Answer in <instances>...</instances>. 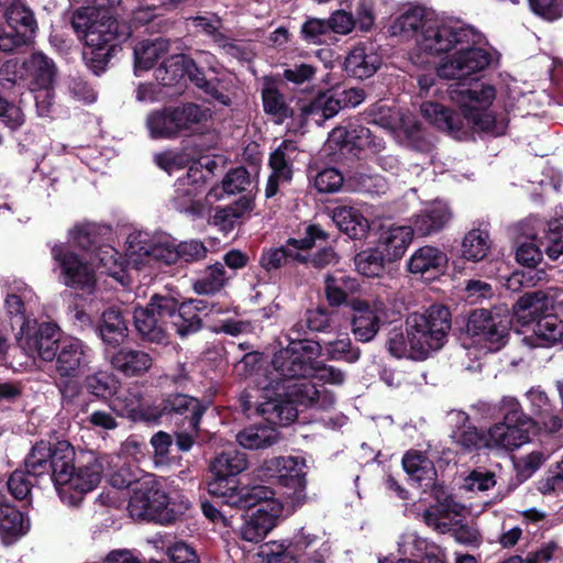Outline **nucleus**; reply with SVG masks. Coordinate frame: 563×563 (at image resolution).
Here are the masks:
<instances>
[{"mask_svg":"<svg viewBox=\"0 0 563 563\" xmlns=\"http://www.w3.org/2000/svg\"><path fill=\"white\" fill-rule=\"evenodd\" d=\"M322 346L312 340H295L275 353L268 375V384L263 386V413L280 424L297 418L295 405L317 406L327 409L334 404L333 395L319 390L308 380L309 377L333 385H341L345 374L334 366L318 361Z\"/></svg>","mask_w":563,"mask_h":563,"instance_id":"f257e3e1","label":"nucleus"},{"mask_svg":"<svg viewBox=\"0 0 563 563\" xmlns=\"http://www.w3.org/2000/svg\"><path fill=\"white\" fill-rule=\"evenodd\" d=\"M495 96V88L490 85L476 82L471 88H466L459 84L450 89V98L462 110L463 119L433 101L423 102L420 111L432 125L455 137H460V133H463L466 128L498 136L506 132L508 123L504 117L496 118L488 111Z\"/></svg>","mask_w":563,"mask_h":563,"instance_id":"f03ea898","label":"nucleus"},{"mask_svg":"<svg viewBox=\"0 0 563 563\" xmlns=\"http://www.w3.org/2000/svg\"><path fill=\"white\" fill-rule=\"evenodd\" d=\"M478 37L473 29L441 21L431 12L424 29L418 34L417 45L421 51L434 55L461 45L460 51L438 67L440 77L461 80L483 70L490 62L485 49L471 46Z\"/></svg>","mask_w":563,"mask_h":563,"instance_id":"7ed1b4c3","label":"nucleus"},{"mask_svg":"<svg viewBox=\"0 0 563 563\" xmlns=\"http://www.w3.org/2000/svg\"><path fill=\"white\" fill-rule=\"evenodd\" d=\"M451 329V313L444 306L434 305L422 313L407 318L406 334L389 333L387 346L395 357L421 361L439 351L445 343Z\"/></svg>","mask_w":563,"mask_h":563,"instance_id":"20e7f679","label":"nucleus"},{"mask_svg":"<svg viewBox=\"0 0 563 563\" xmlns=\"http://www.w3.org/2000/svg\"><path fill=\"white\" fill-rule=\"evenodd\" d=\"M71 26L85 42L84 58L92 70L98 74L103 70L115 48L114 42L126 41L132 30L129 25L120 24L111 15L93 18L89 10H77L71 18Z\"/></svg>","mask_w":563,"mask_h":563,"instance_id":"39448f33","label":"nucleus"},{"mask_svg":"<svg viewBox=\"0 0 563 563\" xmlns=\"http://www.w3.org/2000/svg\"><path fill=\"white\" fill-rule=\"evenodd\" d=\"M53 260L60 268L63 283L71 288L91 292L96 285L95 266L104 268V272L119 279L121 263L119 253L110 245H101L92 251L89 258L70 251L65 244H55L52 247Z\"/></svg>","mask_w":563,"mask_h":563,"instance_id":"423d86ee","label":"nucleus"},{"mask_svg":"<svg viewBox=\"0 0 563 563\" xmlns=\"http://www.w3.org/2000/svg\"><path fill=\"white\" fill-rule=\"evenodd\" d=\"M57 454L55 489L63 503L78 506L85 495L99 485L107 459L90 456L85 464L75 467L71 445H62Z\"/></svg>","mask_w":563,"mask_h":563,"instance_id":"0eeeda50","label":"nucleus"},{"mask_svg":"<svg viewBox=\"0 0 563 563\" xmlns=\"http://www.w3.org/2000/svg\"><path fill=\"white\" fill-rule=\"evenodd\" d=\"M369 123L391 133L401 144L418 152H428L432 143L424 137L420 124L402 109L375 103L367 110Z\"/></svg>","mask_w":563,"mask_h":563,"instance_id":"6e6552de","label":"nucleus"},{"mask_svg":"<svg viewBox=\"0 0 563 563\" xmlns=\"http://www.w3.org/2000/svg\"><path fill=\"white\" fill-rule=\"evenodd\" d=\"M504 421L493 426L488 432V448L514 450L529 442L533 421L527 417L514 397L501 400Z\"/></svg>","mask_w":563,"mask_h":563,"instance_id":"1a4fd4ad","label":"nucleus"},{"mask_svg":"<svg viewBox=\"0 0 563 563\" xmlns=\"http://www.w3.org/2000/svg\"><path fill=\"white\" fill-rule=\"evenodd\" d=\"M128 510L132 518L169 522L176 512L169 498L152 474H144L132 488Z\"/></svg>","mask_w":563,"mask_h":563,"instance_id":"9d476101","label":"nucleus"},{"mask_svg":"<svg viewBox=\"0 0 563 563\" xmlns=\"http://www.w3.org/2000/svg\"><path fill=\"white\" fill-rule=\"evenodd\" d=\"M268 563H325L330 547L320 537L301 529L291 539L266 544Z\"/></svg>","mask_w":563,"mask_h":563,"instance_id":"9b49d317","label":"nucleus"},{"mask_svg":"<svg viewBox=\"0 0 563 563\" xmlns=\"http://www.w3.org/2000/svg\"><path fill=\"white\" fill-rule=\"evenodd\" d=\"M179 260L175 240L169 235L150 236L144 232L128 238L126 261L136 269L156 263L174 264Z\"/></svg>","mask_w":563,"mask_h":563,"instance_id":"f8f14e48","label":"nucleus"},{"mask_svg":"<svg viewBox=\"0 0 563 563\" xmlns=\"http://www.w3.org/2000/svg\"><path fill=\"white\" fill-rule=\"evenodd\" d=\"M511 320L508 313L475 310L468 318L467 333L472 342L488 352L500 350L507 342Z\"/></svg>","mask_w":563,"mask_h":563,"instance_id":"ddd939ff","label":"nucleus"},{"mask_svg":"<svg viewBox=\"0 0 563 563\" xmlns=\"http://www.w3.org/2000/svg\"><path fill=\"white\" fill-rule=\"evenodd\" d=\"M174 298L155 295L145 308L134 310V325L143 340L163 344L168 341V316Z\"/></svg>","mask_w":563,"mask_h":563,"instance_id":"4468645a","label":"nucleus"},{"mask_svg":"<svg viewBox=\"0 0 563 563\" xmlns=\"http://www.w3.org/2000/svg\"><path fill=\"white\" fill-rule=\"evenodd\" d=\"M55 378L57 387L65 394L70 379L80 376L91 363V350L81 340L64 338L55 356Z\"/></svg>","mask_w":563,"mask_h":563,"instance_id":"2eb2a0df","label":"nucleus"},{"mask_svg":"<svg viewBox=\"0 0 563 563\" xmlns=\"http://www.w3.org/2000/svg\"><path fill=\"white\" fill-rule=\"evenodd\" d=\"M328 234L317 224H311L306 229V236L302 239H288L285 246L271 247L264 250L260 257V265L266 271L272 272L285 266L294 261L306 264L308 256L301 251L310 250L318 240H327Z\"/></svg>","mask_w":563,"mask_h":563,"instance_id":"dca6fc26","label":"nucleus"},{"mask_svg":"<svg viewBox=\"0 0 563 563\" xmlns=\"http://www.w3.org/2000/svg\"><path fill=\"white\" fill-rule=\"evenodd\" d=\"M210 495L222 498L229 506L236 508H252L258 500L271 496V488L263 485L239 486V481L229 475L212 474L208 482Z\"/></svg>","mask_w":563,"mask_h":563,"instance_id":"f3484780","label":"nucleus"},{"mask_svg":"<svg viewBox=\"0 0 563 563\" xmlns=\"http://www.w3.org/2000/svg\"><path fill=\"white\" fill-rule=\"evenodd\" d=\"M63 339L56 324L45 322L35 330H31L29 324H23L18 336V343L31 358L34 360L37 356L42 361L52 362Z\"/></svg>","mask_w":563,"mask_h":563,"instance_id":"a211bd4d","label":"nucleus"},{"mask_svg":"<svg viewBox=\"0 0 563 563\" xmlns=\"http://www.w3.org/2000/svg\"><path fill=\"white\" fill-rule=\"evenodd\" d=\"M254 507L256 510L245 517L240 534L243 540L257 543L277 525L284 511V504L275 498L271 489V496L258 500Z\"/></svg>","mask_w":563,"mask_h":563,"instance_id":"6ab92c4d","label":"nucleus"},{"mask_svg":"<svg viewBox=\"0 0 563 563\" xmlns=\"http://www.w3.org/2000/svg\"><path fill=\"white\" fill-rule=\"evenodd\" d=\"M350 306L353 335L362 343L371 342L387 317L385 302L382 299H354Z\"/></svg>","mask_w":563,"mask_h":563,"instance_id":"aec40b11","label":"nucleus"},{"mask_svg":"<svg viewBox=\"0 0 563 563\" xmlns=\"http://www.w3.org/2000/svg\"><path fill=\"white\" fill-rule=\"evenodd\" d=\"M264 468L285 487L294 489L291 499L300 503L305 498L306 460L301 456H276L264 462Z\"/></svg>","mask_w":563,"mask_h":563,"instance_id":"412c9836","label":"nucleus"},{"mask_svg":"<svg viewBox=\"0 0 563 563\" xmlns=\"http://www.w3.org/2000/svg\"><path fill=\"white\" fill-rule=\"evenodd\" d=\"M300 152L294 141L285 140L271 154L269 167L272 174L267 180L265 196L271 198L278 191L280 183H287L292 177L294 163L297 161Z\"/></svg>","mask_w":563,"mask_h":563,"instance_id":"4be33fe9","label":"nucleus"},{"mask_svg":"<svg viewBox=\"0 0 563 563\" xmlns=\"http://www.w3.org/2000/svg\"><path fill=\"white\" fill-rule=\"evenodd\" d=\"M62 445H70L66 441L57 442L52 446L48 442L41 441L36 443L25 460V468L29 475L37 477L44 474L51 475L56 484L57 453Z\"/></svg>","mask_w":563,"mask_h":563,"instance_id":"5701e85b","label":"nucleus"},{"mask_svg":"<svg viewBox=\"0 0 563 563\" xmlns=\"http://www.w3.org/2000/svg\"><path fill=\"white\" fill-rule=\"evenodd\" d=\"M451 208L443 201H433L412 218V229L418 236H429L443 230L452 220Z\"/></svg>","mask_w":563,"mask_h":563,"instance_id":"b1692460","label":"nucleus"},{"mask_svg":"<svg viewBox=\"0 0 563 563\" xmlns=\"http://www.w3.org/2000/svg\"><path fill=\"white\" fill-rule=\"evenodd\" d=\"M188 184L189 183H186L183 178L177 179L175 184L176 188L173 205L180 212L194 217H202L209 210L210 205L220 200L222 197V192L219 188H212L208 191L205 203L196 199L198 195L191 191Z\"/></svg>","mask_w":563,"mask_h":563,"instance_id":"393cba45","label":"nucleus"},{"mask_svg":"<svg viewBox=\"0 0 563 563\" xmlns=\"http://www.w3.org/2000/svg\"><path fill=\"white\" fill-rule=\"evenodd\" d=\"M186 75L199 88L223 106L231 103L230 91L233 87L231 76H223L216 80L206 79L202 71L197 67L194 59L186 56Z\"/></svg>","mask_w":563,"mask_h":563,"instance_id":"a878e982","label":"nucleus"},{"mask_svg":"<svg viewBox=\"0 0 563 563\" xmlns=\"http://www.w3.org/2000/svg\"><path fill=\"white\" fill-rule=\"evenodd\" d=\"M411 225L390 227L383 231L377 247L383 252L387 262H395L404 256L412 242Z\"/></svg>","mask_w":563,"mask_h":563,"instance_id":"bb28decb","label":"nucleus"},{"mask_svg":"<svg viewBox=\"0 0 563 563\" xmlns=\"http://www.w3.org/2000/svg\"><path fill=\"white\" fill-rule=\"evenodd\" d=\"M206 407L197 398L189 397L183 394L169 395L163 399L159 407L153 408V413H158V418L165 413L176 412L185 413L191 412L189 419V427L194 432L198 431L201 417Z\"/></svg>","mask_w":563,"mask_h":563,"instance_id":"cd10ccee","label":"nucleus"},{"mask_svg":"<svg viewBox=\"0 0 563 563\" xmlns=\"http://www.w3.org/2000/svg\"><path fill=\"white\" fill-rule=\"evenodd\" d=\"M110 363L123 375L135 377L148 372L153 365V357L144 351L123 347L110 357Z\"/></svg>","mask_w":563,"mask_h":563,"instance_id":"c85d7f7f","label":"nucleus"},{"mask_svg":"<svg viewBox=\"0 0 563 563\" xmlns=\"http://www.w3.org/2000/svg\"><path fill=\"white\" fill-rule=\"evenodd\" d=\"M380 66V58L372 47L357 45L345 57V71L355 78L365 79L373 76Z\"/></svg>","mask_w":563,"mask_h":563,"instance_id":"c756f323","label":"nucleus"},{"mask_svg":"<svg viewBox=\"0 0 563 563\" xmlns=\"http://www.w3.org/2000/svg\"><path fill=\"white\" fill-rule=\"evenodd\" d=\"M450 423L455 424L452 439L466 451L488 448L487 434H482L476 428L468 426V417L463 411H452L449 415Z\"/></svg>","mask_w":563,"mask_h":563,"instance_id":"7c9ffc66","label":"nucleus"},{"mask_svg":"<svg viewBox=\"0 0 563 563\" xmlns=\"http://www.w3.org/2000/svg\"><path fill=\"white\" fill-rule=\"evenodd\" d=\"M449 258L446 254L440 249L431 245H426L410 256L408 261V269L416 275H423L426 273H439L448 265Z\"/></svg>","mask_w":563,"mask_h":563,"instance_id":"2f4dec72","label":"nucleus"},{"mask_svg":"<svg viewBox=\"0 0 563 563\" xmlns=\"http://www.w3.org/2000/svg\"><path fill=\"white\" fill-rule=\"evenodd\" d=\"M112 409L119 416L133 421H154L158 419V413H153V408L144 407L141 394L137 390L130 389L115 397L112 401Z\"/></svg>","mask_w":563,"mask_h":563,"instance_id":"473e14b6","label":"nucleus"},{"mask_svg":"<svg viewBox=\"0 0 563 563\" xmlns=\"http://www.w3.org/2000/svg\"><path fill=\"white\" fill-rule=\"evenodd\" d=\"M431 12L420 8H410L401 13L389 26V33L393 36L402 38H415L417 42L418 34L424 29L427 19Z\"/></svg>","mask_w":563,"mask_h":563,"instance_id":"72a5a7b5","label":"nucleus"},{"mask_svg":"<svg viewBox=\"0 0 563 563\" xmlns=\"http://www.w3.org/2000/svg\"><path fill=\"white\" fill-rule=\"evenodd\" d=\"M5 18L9 27L20 33L18 42H30L36 30V21L22 0L8 4Z\"/></svg>","mask_w":563,"mask_h":563,"instance_id":"f704fd0d","label":"nucleus"},{"mask_svg":"<svg viewBox=\"0 0 563 563\" xmlns=\"http://www.w3.org/2000/svg\"><path fill=\"white\" fill-rule=\"evenodd\" d=\"M555 300V290H536L521 296L515 305V310L519 318H536L539 314L552 309Z\"/></svg>","mask_w":563,"mask_h":563,"instance_id":"c9c22d12","label":"nucleus"},{"mask_svg":"<svg viewBox=\"0 0 563 563\" xmlns=\"http://www.w3.org/2000/svg\"><path fill=\"white\" fill-rule=\"evenodd\" d=\"M402 467L408 476L426 487L433 484L435 468L431 460L419 451H409L402 457Z\"/></svg>","mask_w":563,"mask_h":563,"instance_id":"e433bc0d","label":"nucleus"},{"mask_svg":"<svg viewBox=\"0 0 563 563\" xmlns=\"http://www.w3.org/2000/svg\"><path fill=\"white\" fill-rule=\"evenodd\" d=\"M332 220L351 239L364 238L369 229L367 219L353 207L335 208L332 213Z\"/></svg>","mask_w":563,"mask_h":563,"instance_id":"4c0bfd02","label":"nucleus"},{"mask_svg":"<svg viewBox=\"0 0 563 563\" xmlns=\"http://www.w3.org/2000/svg\"><path fill=\"white\" fill-rule=\"evenodd\" d=\"M98 330L101 340L112 346L120 345L128 336L126 322L115 308H109L102 313Z\"/></svg>","mask_w":563,"mask_h":563,"instance_id":"58836bf2","label":"nucleus"},{"mask_svg":"<svg viewBox=\"0 0 563 563\" xmlns=\"http://www.w3.org/2000/svg\"><path fill=\"white\" fill-rule=\"evenodd\" d=\"M198 308L192 301L185 302L178 307L177 301L174 299L173 311L168 316V324H172L176 333L185 338L196 333L201 328V319L197 313Z\"/></svg>","mask_w":563,"mask_h":563,"instance_id":"ea45409f","label":"nucleus"},{"mask_svg":"<svg viewBox=\"0 0 563 563\" xmlns=\"http://www.w3.org/2000/svg\"><path fill=\"white\" fill-rule=\"evenodd\" d=\"M263 108L266 114L280 124L294 115V111L276 85L267 80L262 89Z\"/></svg>","mask_w":563,"mask_h":563,"instance_id":"a19ab883","label":"nucleus"},{"mask_svg":"<svg viewBox=\"0 0 563 563\" xmlns=\"http://www.w3.org/2000/svg\"><path fill=\"white\" fill-rule=\"evenodd\" d=\"M342 103L338 92L327 91L318 95L312 101L301 107V113L306 119H313L317 123L334 117Z\"/></svg>","mask_w":563,"mask_h":563,"instance_id":"79ce46f5","label":"nucleus"},{"mask_svg":"<svg viewBox=\"0 0 563 563\" xmlns=\"http://www.w3.org/2000/svg\"><path fill=\"white\" fill-rule=\"evenodd\" d=\"M176 115L179 133L184 131L194 132L206 125L211 119L212 111L208 107L188 102L178 107H173Z\"/></svg>","mask_w":563,"mask_h":563,"instance_id":"37998d69","label":"nucleus"},{"mask_svg":"<svg viewBox=\"0 0 563 563\" xmlns=\"http://www.w3.org/2000/svg\"><path fill=\"white\" fill-rule=\"evenodd\" d=\"M168 44L167 40L161 37L137 43L134 47L135 74L151 69L155 62L167 53Z\"/></svg>","mask_w":563,"mask_h":563,"instance_id":"c03bdc74","label":"nucleus"},{"mask_svg":"<svg viewBox=\"0 0 563 563\" xmlns=\"http://www.w3.org/2000/svg\"><path fill=\"white\" fill-rule=\"evenodd\" d=\"M490 246L489 233L486 230L473 229L462 240L461 254L464 260L477 263L487 256Z\"/></svg>","mask_w":563,"mask_h":563,"instance_id":"a18cd8bd","label":"nucleus"},{"mask_svg":"<svg viewBox=\"0 0 563 563\" xmlns=\"http://www.w3.org/2000/svg\"><path fill=\"white\" fill-rule=\"evenodd\" d=\"M31 78V88L53 86L56 75L54 63L41 53H34L24 63Z\"/></svg>","mask_w":563,"mask_h":563,"instance_id":"49530a36","label":"nucleus"},{"mask_svg":"<svg viewBox=\"0 0 563 563\" xmlns=\"http://www.w3.org/2000/svg\"><path fill=\"white\" fill-rule=\"evenodd\" d=\"M152 139H174L179 135L174 108L154 111L146 119Z\"/></svg>","mask_w":563,"mask_h":563,"instance_id":"de8ad7c7","label":"nucleus"},{"mask_svg":"<svg viewBox=\"0 0 563 563\" xmlns=\"http://www.w3.org/2000/svg\"><path fill=\"white\" fill-rule=\"evenodd\" d=\"M27 525L22 512L10 505L0 504V537L11 543L26 533Z\"/></svg>","mask_w":563,"mask_h":563,"instance_id":"09e8293b","label":"nucleus"},{"mask_svg":"<svg viewBox=\"0 0 563 563\" xmlns=\"http://www.w3.org/2000/svg\"><path fill=\"white\" fill-rule=\"evenodd\" d=\"M279 439L276 429L268 426H253L236 435V440L245 449L257 450L273 445Z\"/></svg>","mask_w":563,"mask_h":563,"instance_id":"8fccbe9b","label":"nucleus"},{"mask_svg":"<svg viewBox=\"0 0 563 563\" xmlns=\"http://www.w3.org/2000/svg\"><path fill=\"white\" fill-rule=\"evenodd\" d=\"M247 467L246 455L235 449L221 452L210 464L211 474H221L236 477Z\"/></svg>","mask_w":563,"mask_h":563,"instance_id":"3c124183","label":"nucleus"},{"mask_svg":"<svg viewBox=\"0 0 563 563\" xmlns=\"http://www.w3.org/2000/svg\"><path fill=\"white\" fill-rule=\"evenodd\" d=\"M154 75L155 79L163 86L176 85L186 76V55L176 54L165 59L155 69Z\"/></svg>","mask_w":563,"mask_h":563,"instance_id":"603ef678","label":"nucleus"},{"mask_svg":"<svg viewBox=\"0 0 563 563\" xmlns=\"http://www.w3.org/2000/svg\"><path fill=\"white\" fill-rule=\"evenodd\" d=\"M533 332L541 344L553 345L563 338V321L556 314H545L539 318Z\"/></svg>","mask_w":563,"mask_h":563,"instance_id":"864d4df0","label":"nucleus"},{"mask_svg":"<svg viewBox=\"0 0 563 563\" xmlns=\"http://www.w3.org/2000/svg\"><path fill=\"white\" fill-rule=\"evenodd\" d=\"M386 262L387 258L378 247L362 251L355 256L357 272L366 277L379 276Z\"/></svg>","mask_w":563,"mask_h":563,"instance_id":"5fc2aeb1","label":"nucleus"},{"mask_svg":"<svg viewBox=\"0 0 563 563\" xmlns=\"http://www.w3.org/2000/svg\"><path fill=\"white\" fill-rule=\"evenodd\" d=\"M119 384L118 378L113 374L103 371L88 375L85 379L87 390L101 398L114 395L119 389Z\"/></svg>","mask_w":563,"mask_h":563,"instance_id":"6e6d98bb","label":"nucleus"},{"mask_svg":"<svg viewBox=\"0 0 563 563\" xmlns=\"http://www.w3.org/2000/svg\"><path fill=\"white\" fill-rule=\"evenodd\" d=\"M324 351L330 360L355 363L361 356V350L353 345L349 338L336 339L324 344Z\"/></svg>","mask_w":563,"mask_h":563,"instance_id":"4d7b16f0","label":"nucleus"},{"mask_svg":"<svg viewBox=\"0 0 563 563\" xmlns=\"http://www.w3.org/2000/svg\"><path fill=\"white\" fill-rule=\"evenodd\" d=\"M227 280L225 268L221 263H216L208 269V275L196 282L194 289L197 294L209 295L220 290Z\"/></svg>","mask_w":563,"mask_h":563,"instance_id":"13d9d810","label":"nucleus"},{"mask_svg":"<svg viewBox=\"0 0 563 563\" xmlns=\"http://www.w3.org/2000/svg\"><path fill=\"white\" fill-rule=\"evenodd\" d=\"M106 459L104 463H113L117 467V470L109 475V482L113 487L123 489L132 486L133 488L137 481L141 479L140 471L137 468H132V466L126 464L119 465V463L114 462L113 459H111V461L109 457Z\"/></svg>","mask_w":563,"mask_h":563,"instance_id":"bf43d9fd","label":"nucleus"},{"mask_svg":"<svg viewBox=\"0 0 563 563\" xmlns=\"http://www.w3.org/2000/svg\"><path fill=\"white\" fill-rule=\"evenodd\" d=\"M354 280L346 276L335 277L333 275H328L325 278V297L331 306L338 307L342 305L346 300V292L343 287L353 289L352 284Z\"/></svg>","mask_w":563,"mask_h":563,"instance_id":"052dcab7","label":"nucleus"},{"mask_svg":"<svg viewBox=\"0 0 563 563\" xmlns=\"http://www.w3.org/2000/svg\"><path fill=\"white\" fill-rule=\"evenodd\" d=\"M349 181L355 190L372 195H382L387 190V183L380 175L355 174Z\"/></svg>","mask_w":563,"mask_h":563,"instance_id":"680f3d73","label":"nucleus"},{"mask_svg":"<svg viewBox=\"0 0 563 563\" xmlns=\"http://www.w3.org/2000/svg\"><path fill=\"white\" fill-rule=\"evenodd\" d=\"M194 26L212 38L219 45H224L225 38L221 32L222 22L216 14L197 15L191 19Z\"/></svg>","mask_w":563,"mask_h":563,"instance_id":"e2e57ef3","label":"nucleus"},{"mask_svg":"<svg viewBox=\"0 0 563 563\" xmlns=\"http://www.w3.org/2000/svg\"><path fill=\"white\" fill-rule=\"evenodd\" d=\"M302 38L311 44H321L330 33L328 20L310 18L301 26Z\"/></svg>","mask_w":563,"mask_h":563,"instance_id":"0e129e2a","label":"nucleus"},{"mask_svg":"<svg viewBox=\"0 0 563 563\" xmlns=\"http://www.w3.org/2000/svg\"><path fill=\"white\" fill-rule=\"evenodd\" d=\"M251 179L245 168H236L227 174L222 181V191L235 195L247 189Z\"/></svg>","mask_w":563,"mask_h":563,"instance_id":"69168bd1","label":"nucleus"},{"mask_svg":"<svg viewBox=\"0 0 563 563\" xmlns=\"http://www.w3.org/2000/svg\"><path fill=\"white\" fill-rule=\"evenodd\" d=\"M496 485L493 472L475 470L464 479L463 487L470 492H486Z\"/></svg>","mask_w":563,"mask_h":563,"instance_id":"338daca9","label":"nucleus"},{"mask_svg":"<svg viewBox=\"0 0 563 563\" xmlns=\"http://www.w3.org/2000/svg\"><path fill=\"white\" fill-rule=\"evenodd\" d=\"M343 176L335 168H325L314 178V187L320 192H334L341 188Z\"/></svg>","mask_w":563,"mask_h":563,"instance_id":"774afa93","label":"nucleus"}]
</instances>
